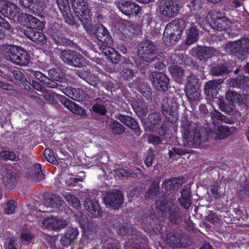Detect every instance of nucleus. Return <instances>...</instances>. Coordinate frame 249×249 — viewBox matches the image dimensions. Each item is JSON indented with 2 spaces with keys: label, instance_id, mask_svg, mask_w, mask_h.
<instances>
[{
  "label": "nucleus",
  "instance_id": "nucleus-1",
  "mask_svg": "<svg viewBox=\"0 0 249 249\" xmlns=\"http://www.w3.org/2000/svg\"><path fill=\"white\" fill-rule=\"evenodd\" d=\"M186 23L182 18H177L168 23L163 34V42L167 46L178 41L181 36Z\"/></svg>",
  "mask_w": 249,
  "mask_h": 249
},
{
  "label": "nucleus",
  "instance_id": "nucleus-2",
  "mask_svg": "<svg viewBox=\"0 0 249 249\" xmlns=\"http://www.w3.org/2000/svg\"><path fill=\"white\" fill-rule=\"evenodd\" d=\"M4 55L7 60L18 66H27L31 59L30 55L28 52L17 45H8Z\"/></svg>",
  "mask_w": 249,
  "mask_h": 249
},
{
  "label": "nucleus",
  "instance_id": "nucleus-3",
  "mask_svg": "<svg viewBox=\"0 0 249 249\" xmlns=\"http://www.w3.org/2000/svg\"><path fill=\"white\" fill-rule=\"evenodd\" d=\"M71 6L75 16L82 23L85 30L91 28V14L89 13L88 2L86 0H71Z\"/></svg>",
  "mask_w": 249,
  "mask_h": 249
},
{
  "label": "nucleus",
  "instance_id": "nucleus-4",
  "mask_svg": "<svg viewBox=\"0 0 249 249\" xmlns=\"http://www.w3.org/2000/svg\"><path fill=\"white\" fill-rule=\"evenodd\" d=\"M159 48L157 44L150 40H143L137 47V53L142 61L151 62L154 60Z\"/></svg>",
  "mask_w": 249,
  "mask_h": 249
},
{
  "label": "nucleus",
  "instance_id": "nucleus-5",
  "mask_svg": "<svg viewBox=\"0 0 249 249\" xmlns=\"http://www.w3.org/2000/svg\"><path fill=\"white\" fill-rule=\"evenodd\" d=\"M191 123L190 122L186 117L181 119V132L183 139L188 143L193 145L198 146L201 142V136L200 131L197 127H195L193 131H191Z\"/></svg>",
  "mask_w": 249,
  "mask_h": 249
},
{
  "label": "nucleus",
  "instance_id": "nucleus-6",
  "mask_svg": "<svg viewBox=\"0 0 249 249\" xmlns=\"http://www.w3.org/2000/svg\"><path fill=\"white\" fill-rule=\"evenodd\" d=\"M99 50L104 55L107 60L113 65L121 66L131 64L129 58L122 56L113 48L109 45L101 44L99 46Z\"/></svg>",
  "mask_w": 249,
  "mask_h": 249
},
{
  "label": "nucleus",
  "instance_id": "nucleus-7",
  "mask_svg": "<svg viewBox=\"0 0 249 249\" xmlns=\"http://www.w3.org/2000/svg\"><path fill=\"white\" fill-rule=\"evenodd\" d=\"M148 239L141 232L135 231L131 234L130 237L126 242L125 245V249H146L143 245H147Z\"/></svg>",
  "mask_w": 249,
  "mask_h": 249
},
{
  "label": "nucleus",
  "instance_id": "nucleus-8",
  "mask_svg": "<svg viewBox=\"0 0 249 249\" xmlns=\"http://www.w3.org/2000/svg\"><path fill=\"white\" fill-rule=\"evenodd\" d=\"M91 28L90 30H86L88 32H93V34L95 37L102 44L111 45L113 43V39L111 36L107 29L101 24H98L93 26L91 22Z\"/></svg>",
  "mask_w": 249,
  "mask_h": 249
},
{
  "label": "nucleus",
  "instance_id": "nucleus-9",
  "mask_svg": "<svg viewBox=\"0 0 249 249\" xmlns=\"http://www.w3.org/2000/svg\"><path fill=\"white\" fill-rule=\"evenodd\" d=\"M179 0H162L160 3L161 15L167 18L175 17L179 12Z\"/></svg>",
  "mask_w": 249,
  "mask_h": 249
},
{
  "label": "nucleus",
  "instance_id": "nucleus-10",
  "mask_svg": "<svg viewBox=\"0 0 249 249\" xmlns=\"http://www.w3.org/2000/svg\"><path fill=\"white\" fill-rule=\"evenodd\" d=\"M60 57L65 63L69 65L78 68L83 65L84 57L74 51L64 50L61 52Z\"/></svg>",
  "mask_w": 249,
  "mask_h": 249
},
{
  "label": "nucleus",
  "instance_id": "nucleus-11",
  "mask_svg": "<svg viewBox=\"0 0 249 249\" xmlns=\"http://www.w3.org/2000/svg\"><path fill=\"white\" fill-rule=\"evenodd\" d=\"M104 201L106 205L114 210H118L123 206L124 196L120 191L108 192L104 197Z\"/></svg>",
  "mask_w": 249,
  "mask_h": 249
},
{
  "label": "nucleus",
  "instance_id": "nucleus-12",
  "mask_svg": "<svg viewBox=\"0 0 249 249\" xmlns=\"http://www.w3.org/2000/svg\"><path fill=\"white\" fill-rule=\"evenodd\" d=\"M17 18L21 24L30 28V30H42L44 28V25L43 22L31 15L22 13L19 16L18 15Z\"/></svg>",
  "mask_w": 249,
  "mask_h": 249
},
{
  "label": "nucleus",
  "instance_id": "nucleus-13",
  "mask_svg": "<svg viewBox=\"0 0 249 249\" xmlns=\"http://www.w3.org/2000/svg\"><path fill=\"white\" fill-rule=\"evenodd\" d=\"M150 78L153 85L160 91H165L169 88V79L162 72L154 71L151 72Z\"/></svg>",
  "mask_w": 249,
  "mask_h": 249
},
{
  "label": "nucleus",
  "instance_id": "nucleus-14",
  "mask_svg": "<svg viewBox=\"0 0 249 249\" xmlns=\"http://www.w3.org/2000/svg\"><path fill=\"white\" fill-rule=\"evenodd\" d=\"M49 33L57 45L63 44L72 48H76L77 47L76 43L64 37L61 31L57 29L55 26H52L50 28L49 30Z\"/></svg>",
  "mask_w": 249,
  "mask_h": 249
},
{
  "label": "nucleus",
  "instance_id": "nucleus-15",
  "mask_svg": "<svg viewBox=\"0 0 249 249\" xmlns=\"http://www.w3.org/2000/svg\"><path fill=\"white\" fill-rule=\"evenodd\" d=\"M116 6L122 13L129 17L137 15L141 10L138 4L130 0H119Z\"/></svg>",
  "mask_w": 249,
  "mask_h": 249
},
{
  "label": "nucleus",
  "instance_id": "nucleus-16",
  "mask_svg": "<svg viewBox=\"0 0 249 249\" xmlns=\"http://www.w3.org/2000/svg\"><path fill=\"white\" fill-rule=\"evenodd\" d=\"M211 20L209 21L212 27L218 31L226 30L231 28V21L226 17L218 14L213 15L211 17Z\"/></svg>",
  "mask_w": 249,
  "mask_h": 249
},
{
  "label": "nucleus",
  "instance_id": "nucleus-17",
  "mask_svg": "<svg viewBox=\"0 0 249 249\" xmlns=\"http://www.w3.org/2000/svg\"><path fill=\"white\" fill-rule=\"evenodd\" d=\"M118 34L123 40L132 37L135 34L136 30L133 24L127 20H120L118 22Z\"/></svg>",
  "mask_w": 249,
  "mask_h": 249
},
{
  "label": "nucleus",
  "instance_id": "nucleus-18",
  "mask_svg": "<svg viewBox=\"0 0 249 249\" xmlns=\"http://www.w3.org/2000/svg\"><path fill=\"white\" fill-rule=\"evenodd\" d=\"M79 231L77 228L68 227L61 235L60 244L66 248L73 245L76 241Z\"/></svg>",
  "mask_w": 249,
  "mask_h": 249
},
{
  "label": "nucleus",
  "instance_id": "nucleus-19",
  "mask_svg": "<svg viewBox=\"0 0 249 249\" xmlns=\"http://www.w3.org/2000/svg\"><path fill=\"white\" fill-rule=\"evenodd\" d=\"M0 13L4 17L16 18L19 14L18 6L13 2L0 0Z\"/></svg>",
  "mask_w": 249,
  "mask_h": 249
},
{
  "label": "nucleus",
  "instance_id": "nucleus-20",
  "mask_svg": "<svg viewBox=\"0 0 249 249\" xmlns=\"http://www.w3.org/2000/svg\"><path fill=\"white\" fill-rule=\"evenodd\" d=\"M84 207L88 212L89 215L92 217H98L102 216V211L98 201L91 200L90 197L85 198Z\"/></svg>",
  "mask_w": 249,
  "mask_h": 249
},
{
  "label": "nucleus",
  "instance_id": "nucleus-21",
  "mask_svg": "<svg viewBox=\"0 0 249 249\" xmlns=\"http://www.w3.org/2000/svg\"><path fill=\"white\" fill-rule=\"evenodd\" d=\"M20 5L24 8L27 9L36 16H42L44 8L40 5V3L36 0H19Z\"/></svg>",
  "mask_w": 249,
  "mask_h": 249
},
{
  "label": "nucleus",
  "instance_id": "nucleus-22",
  "mask_svg": "<svg viewBox=\"0 0 249 249\" xmlns=\"http://www.w3.org/2000/svg\"><path fill=\"white\" fill-rule=\"evenodd\" d=\"M225 98L231 106H233L234 104L238 103L240 105L248 107L249 102L247 99L235 91L229 90L227 91Z\"/></svg>",
  "mask_w": 249,
  "mask_h": 249
},
{
  "label": "nucleus",
  "instance_id": "nucleus-23",
  "mask_svg": "<svg viewBox=\"0 0 249 249\" xmlns=\"http://www.w3.org/2000/svg\"><path fill=\"white\" fill-rule=\"evenodd\" d=\"M43 226L47 229L57 230L64 228L66 226V221L57 216L47 217L42 222Z\"/></svg>",
  "mask_w": 249,
  "mask_h": 249
},
{
  "label": "nucleus",
  "instance_id": "nucleus-24",
  "mask_svg": "<svg viewBox=\"0 0 249 249\" xmlns=\"http://www.w3.org/2000/svg\"><path fill=\"white\" fill-rule=\"evenodd\" d=\"M182 240V234L178 229H174L172 232L167 234L166 243L172 248L180 247Z\"/></svg>",
  "mask_w": 249,
  "mask_h": 249
},
{
  "label": "nucleus",
  "instance_id": "nucleus-25",
  "mask_svg": "<svg viewBox=\"0 0 249 249\" xmlns=\"http://www.w3.org/2000/svg\"><path fill=\"white\" fill-rule=\"evenodd\" d=\"M25 35L28 39L37 45L43 46L47 42V36L42 32L30 30L27 31Z\"/></svg>",
  "mask_w": 249,
  "mask_h": 249
},
{
  "label": "nucleus",
  "instance_id": "nucleus-26",
  "mask_svg": "<svg viewBox=\"0 0 249 249\" xmlns=\"http://www.w3.org/2000/svg\"><path fill=\"white\" fill-rule=\"evenodd\" d=\"M63 93L71 99L78 102L84 101L86 98V94L82 89L69 88L67 84Z\"/></svg>",
  "mask_w": 249,
  "mask_h": 249
},
{
  "label": "nucleus",
  "instance_id": "nucleus-27",
  "mask_svg": "<svg viewBox=\"0 0 249 249\" xmlns=\"http://www.w3.org/2000/svg\"><path fill=\"white\" fill-rule=\"evenodd\" d=\"M6 78L11 82L20 85L22 89H24L26 81H28L25 76L20 70H13L12 74H7L5 75Z\"/></svg>",
  "mask_w": 249,
  "mask_h": 249
},
{
  "label": "nucleus",
  "instance_id": "nucleus-28",
  "mask_svg": "<svg viewBox=\"0 0 249 249\" xmlns=\"http://www.w3.org/2000/svg\"><path fill=\"white\" fill-rule=\"evenodd\" d=\"M157 205L160 212L163 214L166 213L175 205L172 198L165 195H162L159 197Z\"/></svg>",
  "mask_w": 249,
  "mask_h": 249
},
{
  "label": "nucleus",
  "instance_id": "nucleus-29",
  "mask_svg": "<svg viewBox=\"0 0 249 249\" xmlns=\"http://www.w3.org/2000/svg\"><path fill=\"white\" fill-rule=\"evenodd\" d=\"M213 48L206 46H197L193 49L195 55L200 60L211 58L213 55Z\"/></svg>",
  "mask_w": 249,
  "mask_h": 249
},
{
  "label": "nucleus",
  "instance_id": "nucleus-30",
  "mask_svg": "<svg viewBox=\"0 0 249 249\" xmlns=\"http://www.w3.org/2000/svg\"><path fill=\"white\" fill-rule=\"evenodd\" d=\"M117 118L127 126L133 130L136 135H140L141 129L140 126L138 123L134 119L130 116L122 114H119Z\"/></svg>",
  "mask_w": 249,
  "mask_h": 249
},
{
  "label": "nucleus",
  "instance_id": "nucleus-31",
  "mask_svg": "<svg viewBox=\"0 0 249 249\" xmlns=\"http://www.w3.org/2000/svg\"><path fill=\"white\" fill-rule=\"evenodd\" d=\"M180 195V197L178 199L179 203L185 209H189L192 204V199L190 189L186 186L183 187L181 190Z\"/></svg>",
  "mask_w": 249,
  "mask_h": 249
},
{
  "label": "nucleus",
  "instance_id": "nucleus-32",
  "mask_svg": "<svg viewBox=\"0 0 249 249\" xmlns=\"http://www.w3.org/2000/svg\"><path fill=\"white\" fill-rule=\"evenodd\" d=\"M166 214H168V220L174 225H178L182 221V213L177 205H174Z\"/></svg>",
  "mask_w": 249,
  "mask_h": 249
},
{
  "label": "nucleus",
  "instance_id": "nucleus-33",
  "mask_svg": "<svg viewBox=\"0 0 249 249\" xmlns=\"http://www.w3.org/2000/svg\"><path fill=\"white\" fill-rule=\"evenodd\" d=\"M223 81V80H221L220 83H219L215 80L209 81L205 84V93L213 98H215L218 92L220 84L222 83Z\"/></svg>",
  "mask_w": 249,
  "mask_h": 249
},
{
  "label": "nucleus",
  "instance_id": "nucleus-34",
  "mask_svg": "<svg viewBox=\"0 0 249 249\" xmlns=\"http://www.w3.org/2000/svg\"><path fill=\"white\" fill-rule=\"evenodd\" d=\"M217 129L213 131L211 129L210 130V135L214 137L215 139L223 140L229 136L231 134L230 128L226 125H220L217 126Z\"/></svg>",
  "mask_w": 249,
  "mask_h": 249
},
{
  "label": "nucleus",
  "instance_id": "nucleus-35",
  "mask_svg": "<svg viewBox=\"0 0 249 249\" xmlns=\"http://www.w3.org/2000/svg\"><path fill=\"white\" fill-rule=\"evenodd\" d=\"M41 166L40 163H36L29 169V176L36 182L41 181L45 178V174L43 173Z\"/></svg>",
  "mask_w": 249,
  "mask_h": 249
},
{
  "label": "nucleus",
  "instance_id": "nucleus-36",
  "mask_svg": "<svg viewBox=\"0 0 249 249\" xmlns=\"http://www.w3.org/2000/svg\"><path fill=\"white\" fill-rule=\"evenodd\" d=\"M182 181L179 178H172L165 179L162 182V187L167 191L178 190L182 186Z\"/></svg>",
  "mask_w": 249,
  "mask_h": 249
},
{
  "label": "nucleus",
  "instance_id": "nucleus-37",
  "mask_svg": "<svg viewBox=\"0 0 249 249\" xmlns=\"http://www.w3.org/2000/svg\"><path fill=\"white\" fill-rule=\"evenodd\" d=\"M230 85L233 88L246 89L249 87V78L245 75H238L236 78L231 80Z\"/></svg>",
  "mask_w": 249,
  "mask_h": 249
},
{
  "label": "nucleus",
  "instance_id": "nucleus-38",
  "mask_svg": "<svg viewBox=\"0 0 249 249\" xmlns=\"http://www.w3.org/2000/svg\"><path fill=\"white\" fill-rule=\"evenodd\" d=\"M132 107L139 117H145L148 112L147 106L143 101H135L131 104Z\"/></svg>",
  "mask_w": 249,
  "mask_h": 249
},
{
  "label": "nucleus",
  "instance_id": "nucleus-39",
  "mask_svg": "<svg viewBox=\"0 0 249 249\" xmlns=\"http://www.w3.org/2000/svg\"><path fill=\"white\" fill-rule=\"evenodd\" d=\"M242 42L240 40L230 42L226 45V48L229 49L231 54L237 56L239 59H243L242 51L241 50Z\"/></svg>",
  "mask_w": 249,
  "mask_h": 249
},
{
  "label": "nucleus",
  "instance_id": "nucleus-40",
  "mask_svg": "<svg viewBox=\"0 0 249 249\" xmlns=\"http://www.w3.org/2000/svg\"><path fill=\"white\" fill-rule=\"evenodd\" d=\"M192 86L186 85L185 92L190 101H198L200 97V93L198 87H192Z\"/></svg>",
  "mask_w": 249,
  "mask_h": 249
},
{
  "label": "nucleus",
  "instance_id": "nucleus-41",
  "mask_svg": "<svg viewBox=\"0 0 249 249\" xmlns=\"http://www.w3.org/2000/svg\"><path fill=\"white\" fill-rule=\"evenodd\" d=\"M187 38L185 40L186 45H190L198 40V31L195 27H191L187 32Z\"/></svg>",
  "mask_w": 249,
  "mask_h": 249
},
{
  "label": "nucleus",
  "instance_id": "nucleus-42",
  "mask_svg": "<svg viewBox=\"0 0 249 249\" xmlns=\"http://www.w3.org/2000/svg\"><path fill=\"white\" fill-rule=\"evenodd\" d=\"M189 153L187 149H183L181 148L173 147L169 151L168 154L170 159L177 160L181 156Z\"/></svg>",
  "mask_w": 249,
  "mask_h": 249
},
{
  "label": "nucleus",
  "instance_id": "nucleus-43",
  "mask_svg": "<svg viewBox=\"0 0 249 249\" xmlns=\"http://www.w3.org/2000/svg\"><path fill=\"white\" fill-rule=\"evenodd\" d=\"M43 84L48 88L56 89L62 93H63L64 90L66 89V84L62 85L60 83H57L56 80L51 79L48 77L45 79Z\"/></svg>",
  "mask_w": 249,
  "mask_h": 249
},
{
  "label": "nucleus",
  "instance_id": "nucleus-44",
  "mask_svg": "<svg viewBox=\"0 0 249 249\" xmlns=\"http://www.w3.org/2000/svg\"><path fill=\"white\" fill-rule=\"evenodd\" d=\"M48 205L52 208L59 209L62 205V201L60 196L55 194H52L49 197Z\"/></svg>",
  "mask_w": 249,
  "mask_h": 249
},
{
  "label": "nucleus",
  "instance_id": "nucleus-45",
  "mask_svg": "<svg viewBox=\"0 0 249 249\" xmlns=\"http://www.w3.org/2000/svg\"><path fill=\"white\" fill-rule=\"evenodd\" d=\"M0 157L5 160L18 161L20 160L19 156L12 151L2 150L0 152Z\"/></svg>",
  "mask_w": 249,
  "mask_h": 249
},
{
  "label": "nucleus",
  "instance_id": "nucleus-46",
  "mask_svg": "<svg viewBox=\"0 0 249 249\" xmlns=\"http://www.w3.org/2000/svg\"><path fill=\"white\" fill-rule=\"evenodd\" d=\"M228 69L226 65L219 63L212 69V74L214 76H221L228 73Z\"/></svg>",
  "mask_w": 249,
  "mask_h": 249
},
{
  "label": "nucleus",
  "instance_id": "nucleus-47",
  "mask_svg": "<svg viewBox=\"0 0 249 249\" xmlns=\"http://www.w3.org/2000/svg\"><path fill=\"white\" fill-rule=\"evenodd\" d=\"M172 124L168 121L163 122L159 131V134L161 136L168 137L171 133V126Z\"/></svg>",
  "mask_w": 249,
  "mask_h": 249
},
{
  "label": "nucleus",
  "instance_id": "nucleus-48",
  "mask_svg": "<svg viewBox=\"0 0 249 249\" xmlns=\"http://www.w3.org/2000/svg\"><path fill=\"white\" fill-rule=\"evenodd\" d=\"M42 87V86L36 81L32 80V83L28 81H26V84H25L24 89L29 92H32L35 89L40 90Z\"/></svg>",
  "mask_w": 249,
  "mask_h": 249
},
{
  "label": "nucleus",
  "instance_id": "nucleus-49",
  "mask_svg": "<svg viewBox=\"0 0 249 249\" xmlns=\"http://www.w3.org/2000/svg\"><path fill=\"white\" fill-rule=\"evenodd\" d=\"M169 70L172 75L178 78L182 77L184 74L182 69L178 65H171Z\"/></svg>",
  "mask_w": 249,
  "mask_h": 249
},
{
  "label": "nucleus",
  "instance_id": "nucleus-50",
  "mask_svg": "<svg viewBox=\"0 0 249 249\" xmlns=\"http://www.w3.org/2000/svg\"><path fill=\"white\" fill-rule=\"evenodd\" d=\"M35 236L34 233L30 231H26L24 232H21L20 234V240L22 242H26L28 245H29Z\"/></svg>",
  "mask_w": 249,
  "mask_h": 249
},
{
  "label": "nucleus",
  "instance_id": "nucleus-51",
  "mask_svg": "<svg viewBox=\"0 0 249 249\" xmlns=\"http://www.w3.org/2000/svg\"><path fill=\"white\" fill-rule=\"evenodd\" d=\"M60 96H61L60 95L55 93L52 90H47L44 93L45 99L52 102H54L56 99L59 98Z\"/></svg>",
  "mask_w": 249,
  "mask_h": 249
},
{
  "label": "nucleus",
  "instance_id": "nucleus-52",
  "mask_svg": "<svg viewBox=\"0 0 249 249\" xmlns=\"http://www.w3.org/2000/svg\"><path fill=\"white\" fill-rule=\"evenodd\" d=\"M58 7L61 13L70 11V7L69 0H56Z\"/></svg>",
  "mask_w": 249,
  "mask_h": 249
},
{
  "label": "nucleus",
  "instance_id": "nucleus-53",
  "mask_svg": "<svg viewBox=\"0 0 249 249\" xmlns=\"http://www.w3.org/2000/svg\"><path fill=\"white\" fill-rule=\"evenodd\" d=\"M148 122L153 125H156L161 121L160 116L157 112L149 114L148 116Z\"/></svg>",
  "mask_w": 249,
  "mask_h": 249
},
{
  "label": "nucleus",
  "instance_id": "nucleus-54",
  "mask_svg": "<svg viewBox=\"0 0 249 249\" xmlns=\"http://www.w3.org/2000/svg\"><path fill=\"white\" fill-rule=\"evenodd\" d=\"M111 127L112 132L115 134H121L124 131V128L122 125L116 121H113L111 123Z\"/></svg>",
  "mask_w": 249,
  "mask_h": 249
},
{
  "label": "nucleus",
  "instance_id": "nucleus-55",
  "mask_svg": "<svg viewBox=\"0 0 249 249\" xmlns=\"http://www.w3.org/2000/svg\"><path fill=\"white\" fill-rule=\"evenodd\" d=\"M92 110L94 113L102 116L105 115L107 112L106 107L98 104H95L92 106Z\"/></svg>",
  "mask_w": 249,
  "mask_h": 249
},
{
  "label": "nucleus",
  "instance_id": "nucleus-56",
  "mask_svg": "<svg viewBox=\"0 0 249 249\" xmlns=\"http://www.w3.org/2000/svg\"><path fill=\"white\" fill-rule=\"evenodd\" d=\"M43 155L46 160L50 163H54L56 161L53 150L50 148L45 149Z\"/></svg>",
  "mask_w": 249,
  "mask_h": 249
},
{
  "label": "nucleus",
  "instance_id": "nucleus-57",
  "mask_svg": "<svg viewBox=\"0 0 249 249\" xmlns=\"http://www.w3.org/2000/svg\"><path fill=\"white\" fill-rule=\"evenodd\" d=\"M17 181V178L15 177L9 178L5 177L3 178V183L7 189H12L16 185Z\"/></svg>",
  "mask_w": 249,
  "mask_h": 249
},
{
  "label": "nucleus",
  "instance_id": "nucleus-58",
  "mask_svg": "<svg viewBox=\"0 0 249 249\" xmlns=\"http://www.w3.org/2000/svg\"><path fill=\"white\" fill-rule=\"evenodd\" d=\"M240 42H242L241 50L242 51L243 58L249 53V39L243 38L240 39Z\"/></svg>",
  "mask_w": 249,
  "mask_h": 249
},
{
  "label": "nucleus",
  "instance_id": "nucleus-59",
  "mask_svg": "<svg viewBox=\"0 0 249 249\" xmlns=\"http://www.w3.org/2000/svg\"><path fill=\"white\" fill-rule=\"evenodd\" d=\"M155 157L156 155L153 150L148 152L144 160V164L147 167H150L152 166L153 161L155 159Z\"/></svg>",
  "mask_w": 249,
  "mask_h": 249
},
{
  "label": "nucleus",
  "instance_id": "nucleus-60",
  "mask_svg": "<svg viewBox=\"0 0 249 249\" xmlns=\"http://www.w3.org/2000/svg\"><path fill=\"white\" fill-rule=\"evenodd\" d=\"M48 73L49 76L48 77L50 78L51 79L56 80L57 82H60L62 80L59 73V71L52 69L49 70Z\"/></svg>",
  "mask_w": 249,
  "mask_h": 249
},
{
  "label": "nucleus",
  "instance_id": "nucleus-61",
  "mask_svg": "<svg viewBox=\"0 0 249 249\" xmlns=\"http://www.w3.org/2000/svg\"><path fill=\"white\" fill-rule=\"evenodd\" d=\"M224 118V116L219 111H215L212 112L211 119L213 124H218L220 121L222 122Z\"/></svg>",
  "mask_w": 249,
  "mask_h": 249
},
{
  "label": "nucleus",
  "instance_id": "nucleus-62",
  "mask_svg": "<svg viewBox=\"0 0 249 249\" xmlns=\"http://www.w3.org/2000/svg\"><path fill=\"white\" fill-rule=\"evenodd\" d=\"M219 185L217 183H214L210 185V192L212 196L215 199H218L220 195L218 192Z\"/></svg>",
  "mask_w": 249,
  "mask_h": 249
},
{
  "label": "nucleus",
  "instance_id": "nucleus-63",
  "mask_svg": "<svg viewBox=\"0 0 249 249\" xmlns=\"http://www.w3.org/2000/svg\"><path fill=\"white\" fill-rule=\"evenodd\" d=\"M15 201L13 200H10L7 202V207L4 209V213L8 214H13L15 211Z\"/></svg>",
  "mask_w": 249,
  "mask_h": 249
},
{
  "label": "nucleus",
  "instance_id": "nucleus-64",
  "mask_svg": "<svg viewBox=\"0 0 249 249\" xmlns=\"http://www.w3.org/2000/svg\"><path fill=\"white\" fill-rule=\"evenodd\" d=\"M107 249H121L118 241L115 239L108 240L107 243Z\"/></svg>",
  "mask_w": 249,
  "mask_h": 249
}]
</instances>
